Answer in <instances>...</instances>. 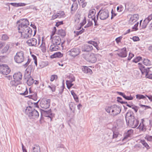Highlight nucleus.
Listing matches in <instances>:
<instances>
[{
  "label": "nucleus",
  "instance_id": "f257e3e1",
  "mask_svg": "<svg viewBox=\"0 0 152 152\" xmlns=\"http://www.w3.org/2000/svg\"><path fill=\"white\" fill-rule=\"evenodd\" d=\"M18 24V32L21 34V37L23 39H28L32 35V30L28 26L29 24L28 20L26 19H22L17 22Z\"/></svg>",
  "mask_w": 152,
  "mask_h": 152
},
{
  "label": "nucleus",
  "instance_id": "f03ea898",
  "mask_svg": "<svg viewBox=\"0 0 152 152\" xmlns=\"http://www.w3.org/2000/svg\"><path fill=\"white\" fill-rule=\"evenodd\" d=\"M125 119L127 124L132 128H134L138 125L139 121L134 116V113L129 110L125 115Z\"/></svg>",
  "mask_w": 152,
  "mask_h": 152
},
{
  "label": "nucleus",
  "instance_id": "7ed1b4c3",
  "mask_svg": "<svg viewBox=\"0 0 152 152\" xmlns=\"http://www.w3.org/2000/svg\"><path fill=\"white\" fill-rule=\"evenodd\" d=\"M105 110L110 115L113 117L119 114L121 111L120 107L116 104L107 106L105 107Z\"/></svg>",
  "mask_w": 152,
  "mask_h": 152
},
{
  "label": "nucleus",
  "instance_id": "20e7f679",
  "mask_svg": "<svg viewBox=\"0 0 152 152\" xmlns=\"http://www.w3.org/2000/svg\"><path fill=\"white\" fill-rule=\"evenodd\" d=\"M25 113L30 118H37L39 116V113L35 109L33 110L30 106L27 107Z\"/></svg>",
  "mask_w": 152,
  "mask_h": 152
},
{
  "label": "nucleus",
  "instance_id": "39448f33",
  "mask_svg": "<svg viewBox=\"0 0 152 152\" xmlns=\"http://www.w3.org/2000/svg\"><path fill=\"white\" fill-rule=\"evenodd\" d=\"M99 15L101 20H104L109 17V12L107 9L101 10L99 11L96 15L97 20L98 19Z\"/></svg>",
  "mask_w": 152,
  "mask_h": 152
},
{
  "label": "nucleus",
  "instance_id": "423d86ee",
  "mask_svg": "<svg viewBox=\"0 0 152 152\" xmlns=\"http://www.w3.org/2000/svg\"><path fill=\"white\" fill-rule=\"evenodd\" d=\"M139 68L140 69L142 74H145L146 76L148 78L152 79V74H148L149 69L151 68H146L144 65L140 63H138Z\"/></svg>",
  "mask_w": 152,
  "mask_h": 152
},
{
  "label": "nucleus",
  "instance_id": "0eeeda50",
  "mask_svg": "<svg viewBox=\"0 0 152 152\" xmlns=\"http://www.w3.org/2000/svg\"><path fill=\"white\" fill-rule=\"evenodd\" d=\"M24 52L22 51L18 52L14 56L15 61L18 63L23 62L24 60Z\"/></svg>",
  "mask_w": 152,
  "mask_h": 152
},
{
  "label": "nucleus",
  "instance_id": "6e6552de",
  "mask_svg": "<svg viewBox=\"0 0 152 152\" xmlns=\"http://www.w3.org/2000/svg\"><path fill=\"white\" fill-rule=\"evenodd\" d=\"M10 72V69L6 64H0V73L4 75H7Z\"/></svg>",
  "mask_w": 152,
  "mask_h": 152
},
{
  "label": "nucleus",
  "instance_id": "1a4fd4ad",
  "mask_svg": "<svg viewBox=\"0 0 152 152\" xmlns=\"http://www.w3.org/2000/svg\"><path fill=\"white\" fill-rule=\"evenodd\" d=\"M50 99H44L41 100L40 104L41 107L44 109H47L49 107L50 104Z\"/></svg>",
  "mask_w": 152,
  "mask_h": 152
},
{
  "label": "nucleus",
  "instance_id": "9d476101",
  "mask_svg": "<svg viewBox=\"0 0 152 152\" xmlns=\"http://www.w3.org/2000/svg\"><path fill=\"white\" fill-rule=\"evenodd\" d=\"M85 59L91 63H94L96 61V58L93 53L86 55L85 56Z\"/></svg>",
  "mask_w": 152,
  "mask_h": 152
},
{
  "label": "nucleus",
  "instance_id": "9b49d317",
  "mask_svg": "<svg viewBox=\"0 0 152 152\" xmlns=\"http://www.w3.org/2000/svg\"><path fill=\"white\" fill-rule=\"evenodd\" d=\"M51 39L52 43L56 45H59L61 42V39L58 36H54Z\"/></svg>",
  "mask_w": 152,
  "mask_h": 152
},
{
  "label": "nucleus",
  "instance_id": "f8f14e48",
  "mask_svg": "<svg viewBox=\"0 0 152 152\" xmlns=\"http://www.w3.org/2000/svg\"><path fill=\"white\" fill-rule=\"evenodd\" d=\"M69 55L73 57H75L77 56L80 52V50L78 48H73L69 51Z\"/></svg>",
  "mask_w": 152,
  "mask_h": 152
},
{
  "label": "nucleus",
  "instance_id": "ddd939ff",
  "mask_svg": "<svg viewBox=\"0 0 152 152\" xmlns=\"http://www.w3.org/2000/svg\"><path fill=\"white\" fill-rule=\"evenodd\" d=\"M127 52L126 51V48L124 47L122 49H121L120 53H117V55L119 56L122 58H124L127 56Z\"/></svg>",
  "mask_w": 152,
  "mask_h": 152
},
{
  "label": "nucleus",
  "instance_id": "4468645a",
  "mask_svg": "<svg viewBox=\"0 0 152 152\" xmlns=\"http://www.w3.org/2000/svg\"><path fill=\"white\" fill-rule=\"evenodd\" d=\"M26 43L30 46H37V40L34 38L28 40L27 41Z\"/></svg>",
  "mask_w": 152,
  "mask_h": 152
},
{
  "label": "nucleus",
  "instance_id": "2eb2a0df",
  "mask_svg": "<svg viewBox=\"0 0 152 152\" xmlns=\"http://www.w3.org/2000/svg\"><path fill=\"white\" fill-rule=\"evenodd\" d=\"M13 78L14 80L20 83V81L22 78V74L20 72L16 73L13 75Z\"/></svg>",
  "mask_w": 152,
  "mask_h": 152
},
{
  "label": "nucleus",
  "instance_id": "dca6fc26",
  "mask_svg": "<svg viewBox=\"0 0 152 152\" xmlns=\"http://www.w3.org/2000/svg\"><path fill=\"white\" fill-rule=\"evenodd\" d=\"M93 49V47L92 45H85L82 47V50L83 51L89 52Z\"/></svg>",
  "mask_w": 152,
  "mask_h": 152
},
{
  "label": "nucleus",
  "instance_id": "f3484780",
  "mask_svg": "<svg viewBox=\"0 0 152 152\" xmlns=\"http://www.w3.org/2000/svg\"><path fill=\"white\" fill-rule=\"evenodd\" d=\"M43 113L45 117L50 118L51 119V118L53 115L51 113V109H50L48 111L43 110Z\"/></svg>",
  "mask_w": 152,
  "mask_h": 152
},
{
  "label": "nucleus",
  "instance_id": "a211bd4d",
  "mask_svg": "<svg viewBox=\"0 0 152 152\" xmlns=\"http://www.w3.org/2000/svg\"><path fill=\"white\" fill-rule=\"evenodd\" d=\"M133 132V130L132 129L128 130L125 134L124 138L122 139V141H124L125 140H126L128 138L131 137V135Z\"/></svg>",
  "mask_w": 152,
  "mask_h": 152
},
{
  "label": "nucleus",
  "instance_id": "6ab92c4d",
  "mask_svg": "<svg viewBox=\"0 0 152 152\" xmlns=\"http://www.w3.org/2000/svg\"><path fill=\"white\" fill-rule=\"evenodd\" d=\"M82 69L83 71L85 73L91 75L93 73L92 70L86 66H83Z\"/></svg>",
  "mask_w": 152,
  "mask_h": 152
},
{
  "label": "nucleus",
  "instance_id": "aec40b11",
  "mask_svg": "<svg viewBox=\"0 0 152 152\" xmlns=\"http://www.w3.org/2000/svg\"><path fill=\"white\" fill-rule=\"evenodd\" d=\"M62 54L59 52H56L53 55H51L50 56L51 58H53L56 57L61 58L63 56Z\"/></svg>",
  "mask_w": 152,
  "mask_h": 152
},
{
  "label": "nucleus",
  "instance_id": "412c9836",
  "mask_svg": "<svg viewBox=\"0 0 152 152\" xmlns=\"http://www.w3.org/2000/svg\"><path fill=\"white\" fill-rule=\"evenodd\" d=\"M78 8V4L77 2L74 3L72 5L71 12L72 13L74 12Z\"/></svg>",
  "mask_w": 152,
  "mask_h": 152
},
{
  "label": "nucleus",
  "instance_id": "4be33fe9",
  "mask_svg": "<svg viewBox=\"0 0 152 152\" xmlns=\"http://www.w3.org/2000/svg\"><path fill=\"white\" fill-rule=\"evenodd\" d=\"M59 48V47L58 45L52 44L50 45V51L51 52L56 51L58 50Z\"/></svg>",
  "mask_w": 152,
  "mask_h": 152
},
{
  "label": "nucleus",
  "instance_id": "5701e85b",
  "mask_svg": "<svg viewBox=\"0 0 152 152\" xmlns=\"http://www.w3.org/2000/svg\"><path fill=\"white\" fill-rule=\"evenodd\" d=\"M58 34L61 36L62 37H64L66 35V33L64 30L62 29H59L58 32Z\"/></svg>",
  "mask_w": 152,
  "mask_h": 152
},
{
  "label": "nucleus",
  "instance_id": "b1692460",
  "mask_svg": "<svg viewBox=\"0 0 152 152\" xmlns=\"http://www.w3.org/2000/svg\"><path fill=\"white\" fill-rule=\"evenodd\" d=\"M26 81L27 84L28 86L31 85L34 82V80L33 78L31 77L30 78H28L25 80Z\"/></svg>",
  "mask_w": 152,
  "mask_h": 152
},
{
  "label": "nucleus",
  "instance_id": "393cba45",
  "mask_svg": "<svg viewBox=\"0 0 152 152\" xmlns=\"http://www.w3.org/2000/svg\"><path fill=\"white\" fill-rule=\"evenodd\" d=\"M10 47V46L9 44L6 45L4 48L1 50V53L3 54L6 53L8 51Z\"/></svg>",
  "mask_w": 152,
  "mask_h": 152
},
{
  "label": "nucleus",
  "instance_id": "a878e982",
  "mask_svg": "<svg viewBox=\"0 0 152 152\" xmlns=\"http://www.w3.org/2000/svg\"><path fill=\"white\" fill-rule=\"evenodd\" d=\"M33 152H40V148L39 145H34L32 149Z\"/></svg>",
  "mask_w": 152,
  "mask_h": 152
},
{
  "label": "nucleus",
  "instance_id": "bb28decb",
  "mask_svg": "<svg viewBox=\"0 0 152 152\" xmlns=\"http://www.w3.org/2000/svg\"><path fill=\"white\" fill-rule=\"evenodd\" d=\"M69 107L73 113L75 112V105L73 102H71L69 104Z\"/></svg>",
  "mask_w": 152,
  "mask_h": 152
},
{
  "label": "nucleus",
  "instance_id": "cd10ccee",
  "mask_svg": "<svg viewBox=\"0 0 152 152\" xmlns=\"http://www.w3.org/2000/svg\"><path fill=\"white\" fill-rule=\"evenodd\" d=\"M128 16H131L130 17L134 19L136 22L138 20L139 18V15L137 14H134L133 15L130 14Z\"/></svg>",
  "mask_w": 152,
  "mask_h": 152
},
{
  "label": "nucleus",
  "instance_id": "c85d7f7f",
  "mask_svg": "<svg viewBox=\"0 0 152 152\" xmlns=\"http://www.w3.org/2000/svg\"><path fill=\"white\" fill-rule=\"evenodd\" d=\"M20 82H18L15 80H12L10 82V85L12 86L16 87L18 84H20Z\"/></svg>",
  "mask_w": 152,
  "mask_h": 152
},
{
  "label": "nucleus",
  "instance_id": "c756f323",
  "mask_svg": "<svg viewBox=\"0 0 152 152\" xmlns=\"http://www.w3.org/2000/svg\"><path fill=\"white\" fill-rule=\"evenodd\" d=\"M26 97H28L30 98L33 99L34 100L36 101L37 100V93H35L33 95H30Z\"/></svg>",
  "mask_w": 152,
  "mask_h": 152
},
{
  "label": "nucleus",
  "instance_id": "7c9ffc66",
  "mask_svg": "<svg viewBox=\"0 0 152 152\" xmlns=\"http://www.w3.org/2000/svg\"><path fill=\"white\" fill-rule=\"evenodd\" d=\"M71 93L72 95L73 96L75 101L77 102H78L79 100H78V97L77 96V95L73 91H71Z\"/></svg>",
  "mask_w": 152,
  "mask_h": 152
},
{
  "label": "nucleus",
  "instance_id": "2f4dec72",
  "mask_svg": "<svg viewBox=\"0 0 152 152\" xmlns=\"http://www.w3.org/2000/svg\"><path fill=\"white\" fill-rule=\"evenodd\" d=\"M152 19V14L149 15L147 18H145L144 20V22L145 24L146 25Z\"/></svg>",
  "mask_w": 152,
  "mask_h": 152
},
{
  "label": "nucleus",
  "instance_id": "473e14b6",
  "mask_svg": "<svg viewBox=\"0 0 152 152\" xmlns=\"http://www.w3.org/2000/svg\"><path fill=\"white\" fill-rule=\"evenodd\" d=\"M143 64L146 66H149L151 65V61L148 59H145L143 61Z\"/></svg>",
  "mask_w": 152,
  "mask_h": 152
},
{
  "label": "nucleus",
  "instance_id": "72a5a7b5",
  "mask_svg": "<svg viewBox=\"0 0 152 152\" xmlns=\"http://www.w3.org/2000/svg\"><path fill=\"white\" fill-rule=\"evenodd\" d=\"M58 18H60L64 17L65 13L64 11H59L57 13Z\"/></svg>",
  "mask_w": 152,
  "mask_h": 152
},
{
  "label": "nucleus",
  "instance_id": "f704fd0d",
  "mask_svg": "<svg viewBox=\"0 0 152 152\" xmlns=\"http://www.w3.org/2000/svg\"><path fill=\"white\" fill-rule=\"evenodd\" d=\"M88 43L94 46L97 49V48H98V45L97 43L95 41H89L88 42Z\"/></svg>",
  "mask_w": 152,
  "mask_h": 152
},
{
  "label": "nucleus",
  "instance_id": "c9c22d12",
  "mask_svg": "<svg viewBox=\"0 0 152 152\" xmlns=\"http://www.w3.org/2000/svg\"><path fill=\"white\" fill-rule=\"evenodd\" d=\"M136 98L138 99H143L144 100H146L147 98L146 97L142 95L141 94H137L136 95Z\"/></svg>",
  "mask_w": 152,
  "mask_h": 152
},
{
  "label": "nucleus",
  "instance_id": "e433bc0d",
  "mask_svg": "<svg viewBox=\"0 0 152 152\" xmlns=\"http://www.w3.org/2000/svg\"><path fill=\"white\" fill-rule=\"evenodd\" d=\"M141 142L143 145L147 149H149L150 148L148 144L144 140H141Z\"/></svg>",
  "mask_w": 152,
  "mask_h": 152
},
{
  "label": "nucleus",
  "instance_id": "4c0bfd02",
  "mask_svg": "<svg viewBox=\"0 0 152 152\" xmlns=\"http://www.w3.org/2000/svg\"><path fill=\"white\" fill-rule=\"evenodd\" d=\"M137 128L143 131H145L146 130L145 126L142 123H140L139 126L137 127Z\"/></svg>",
  "mask_w": 152,
  "mask_h": 152
},
{
  "label": "nucleus",
  "instance_id": "58836bf2",
  "mask_svg": "<svg viewBox=\"0 0 152 152\" xmlns=\"http://www.w3.org/2000/svg\"><path fill=\"white\" fill-rule=\"evenodd\" d=\"M85 31V29L82 28V29L79 31H74V33L75 34V36H78L79 35L82 34L83 32Z\"/></svg>",
  "mask_w": 152,
  "mask_h": 152
},
{
  "label": "nucleus",
  "instance_id": "ea45409f",
  "mask_svg": "<svg viewBox=\"0 0 152 152\" xmlns=\"http://www.w3.org/2000/svg\"><path fill=\"white\" fill-rule=\"evenodd\" d=\"M66 84L68 89H69L73 85V84L72 83V82H70L67 80L66 81Z\"/></svg>",
  "mask_w": 152,
  "mask_h": 152
},
{
  "label": "nucleus",
  "instance_id": "a19ab883",
  "mask_svg": "<svg viewBox=\"0 0 152 152\" xmlns=\"http://www.w3.org/2000/svg\"><path fill=\"white\" fill-rule=\"evenodd\" d=\"M142 58L141 57L137 56L133 60V62L137 63L140 61L142 59Z\"/></svg>",
  "mask_w": 152,
  "mask_h": 152
},
{
  "label": "nucleus",
  "instance_id": "79ce46f5",
  "mask_svg": "<svg viewBox=\"0 0 152 152\" xmlns=\"http://www.w3.org/2000/svg\"><path fill=\"white\" fill-rule=\"evenodd\" d=\"M23 89L25 91L24 92L20 93V94L23 96H25L28 93V91L27 88L26 87H25L23 88Z\"/></svg>",
  "mask_w": 152,
  "mask_h": 152
},
{
  "label": "nucleus",
  "instance_id": "37998d69",
  "mask_svg": "<svg viewBox=\"0 0 152 152\" xmlns=\"http://www.w3.org/2000/svg\"><path fill=\"white\" fill-rule=\"evenodd\" d=\"M69 80L67 81L70 82L72 83L73 82L75 81V77L73 75H70L69 77Z\"/></svg>",
  "mask_w": 152,
  "mask_h": 152
},
{
  "label": "nucleus",
  "instance_id": "c03bdc74",
  "mask_svg": "<svg viewBox=\"0 0 152 152\" xmlns=\"http://www.w3.org/2000/svg\"><path fill=\"white\" fill-rule=\"evenodd\" d=\"M124 98L126 100H132L133 98L130 95L129 96H126L125 94L124 97Z\"/></svg>",
  "mask_w": 152,
  "mask_h": 152
},
{
  "label": "nucleus",
  "instance_id": "a18cd8bd",
  "mask_svg": "<svg viewBox=\"0 0 152 152\" xmlns=\"http://www.w3.org/2000/svg\"><path fill=\"white\" fill-rule=\"evenodd\" d=\"M48 87L50 88L52 92H54L56 90V86L55 85H51V86L49 85Z\"/></svg>",
  "mask_w": 152,
  "mask_h": 152
},
{
  "label": "nucleus",
  "instance_id": "49530a36",
  "mask_svg": "<svg viewBox=\"0 0 152 152\" xmlns=\"http://www.w3.org/2000/svg\"><path fill=\"white\" fill-rule=\"evenodd\" d=\"M58 78L57 76L56 75H52L51 76L50 80L53 81L54 80Z\"/></svg>",
  "mask_w": 152,
  "mask_h": 152
},
{
  "label": "nucleus",
  "instance_id": "de8ad7c7",
  "mask_svg": "<svg viewBox=\"0 0 152 152\" xmlns=\"http://www.w3.org/2000/svg\"><path fill=\"white\" fill-rule=\"evenodd\" d=\"M31 77V74H24L23 78L25 80H26Z\"/></svg>",
  "mask_w": 152,
  "mask_h": 152
},
{
  "label": "nucleus",
  "instance_id": "09e8293b",
  "mask_svg": "<svg viewBox=\"0 0 152 152\" xmlns=\"http://www.w3.org/2000/svg\"><path fill=\"white\" fill-rule=\"evenodd\" d=\"M124 9V7L121 5H120L117 7V10L118 12H122Z\"/></svg>",
  "mask_w": 152,
  "mask_h": 152
},
{
  "label": "nucleus",
  "instance_id": "8fccbe9b",
  "mask_svg": "<svg viewBox=\"0 0 152 152\" xmlns=\"http://www.w3.org/2000/svg\"><path fill=\"white\" fill-rule=\"evenodd\" d=\"M139 24V22H137V23L135 24L133 27L132 28V29L134 31H136L138 30V29L137 26Z\"/></svg>",
  "mask_w": 152,
  "mask_h": 152
},
{
  "label": "nucleus",
  "instance_id": "3c124183",
  "mask_svg": "<svg viewBox=\"0 0 152 152\" xmlns=\"http://www.w3.org/2000/svg\"><path fill=\"white\" fill-rule=\"evenodd\" d=\"M92 24L93 23L90 20H88V23H87V24L85 26L84 28H86L87 27H88L91 26V25H92Z\"/></svg>",
  "mask_w": 152,
  "mask_h": 152
},
{
  "label": "nucleus",
  "instance_id": "603ef678",
  "mask_svg": "<svg viewBox=\"0 0 152 152\" xmlns=\"http://www.w3.org/2000/svg\"><path fill=\"white\" fill-rule=\"evenodd\" d=\"M135 22H136V21H135L134 19H132L131 17L130 18L129 21V24L132 25Z\"/></svg>",
  "mask_w": 152,
  "mask_h": 152
},
{
  "label": "nucleus",
  "instance_id": "864d4df0",
  "mask_svg": "<svg viewBox=\"0 0 152 152\" xmlns=\"http://www.w3.org/2000/svg\"><path fill=\"white\" fill-rule=\"evenodd\" d=\"M2 39L3 40H6L8 39L9 37L6 34H3L2 36Z\"/></svg>",
  "mask_w": 152,
  "mask_h": 152
},
{
  "label": "nucleus",
  "instance_id": "5fc2aeb1",
  "mask_svg": "<svg viewBox=\"0 0 152 152\" xmlns=\"http://www.w3.org/2000/svg\"><path fill=\"white\" fill-rule=\"evenodd\" d=\"M132 108L135 111V113H137L139 107L136 106L132 105Z\"/></svg>",
  "mask_w": 152,
  "mask_h": 152
},
{
  "label": "nucleus",
  "instance_id": "6e6d98bb",
  "mask_svg": "<svg viewBox=\"0 0 152 152\" xmlns=\"http://www.w3.org/2000/svg\"><path fill=\"white\" fill-rule=\"evenodd\" d=\"M145 139L148 141L152 142V136H148L145 137Z\"/></svg>",
  "mask_w": 152,
  "mask_h": 152
},
{
  "label": "nucleus",
  "instance_id": "4d7b16f0",
  "mask_svg": "<svg viewBox=\"0 0 152 152\" xmlns=\"http://www.w3.org/2000/svg\"><path fill=\"white\" fill-rule=\"evenodd\" d=\"M122 38V37L120 36L115 39V41L118 44L120 42Z\"/></svg>",
  "mask_w": 152,
  "mask_h": 152
},
{
  "label": "nucleus",
  "instance_id": "13d9d810",
  "mask_svg": "<svg viewBox=\"0 0 152 152\" xmlns=\"http://www.w3.org/2000/svg\"><path fill=\"white\" fill-rule=\"evenodd\" d=\"M86 23V19L85 18H84V19L83 20V22L81 23H80V25H81V26L79 28V29H80L81 28V27L82 26H83Z\"/></svg>",
  "mask_w": 152,
  "mask_h": 152
},
{
  "label": "nucleus",
  "instance_id": "bf43d9fd",
  "mask_svg": "<svg viewBox=\"0 0 152 152\" xmlns=\"http://www.w3.org/2000/svg\"><path fill=\"white\" fill-rule=\"evenodd\" d=\"M134 56V55L132 53H129V56L128 57V60L129 61L130 60L131 58L133 57Z\"/></svg>",
  "mask_w": 152,
  "mask_h": 152
},
{
  "label": "nucleus",
  "instance_id": "052dcab7",
  "mask_svg": "<svg viewBox=\"0 0 152 152\" xmlns=\"http://www.w3.org/2000/svg\"><path fill=\"white\" fill-rule=\"evenodd\" d=\"M57 18H58V17L57 13L54 14L52 16L51 20H54Z\"/></svg>",
  "mask_w": 152,
  "mask_h": 152
},
{
  "label": "nucleus",
  "instance_id": "680f3d73",
  "mask_svg": "<svg viewBox=\"0 0 152 152\" xmlns=\"http://www.w3.org/2000/svg\"><path fill=\"white\" fill-rule=\"evenodd\" d=\"M117 100L118 102L121 103L122 104H123L124 102L122 101V99L121 98L119 97H117Z\"/></svg>",
  "mask_w": 152,
  "mask_h": 152
},
{
  "label": "nucleus",
  "instance_id": "e2e57ef3",
  "mask_svg": "<svg viewBox=\"0 0 152 152\" xmlns=\"http://www.w3.org/2000/svg\"><path fill=\"white\" fill-rule=\"evenodd\" d=\"M64 88V84H63L62 86H61V90H60L59 91V94H62V93L63 92Z\"/></svg>",
  "mask_w": 152,
  "mask_h": 152
},
{
  "label": "nucleus",
  "instance_id": "0e129e2a",
  "mask_svg": "<svg viewBox=\"0 0 152 152\" xmlns=\"http://www.w3.org/2000/svg\"><path fill=\"white\" fill-rule=\"evenodd\" d=\"M96 13V10L94 9L90 10L89 13L94 16L95 13Z\"/></svg>",
  "mask_w": 152,
  "mask_h": 152
},
{
  "label": "nucleus",
  "instance_id": "69168bd1",
  "mask_svg": "<svg viewBox=\"0 0 152 152\" xmlns=\"http://www.w3.org/2000/svg\"><path fill=\"white\" fill-rule=\"evenodd\" d=\"M132 39L134 41H138L140 40L139 37H133L132 38Z\"/></svg>",
  "mask_w": 152,
  "mask_h": 152
},
{
  "label": "nucleus",
  "instance_id": "338daca9",
  "mask_svg": "<svg viewBox=\"0 0 152 152\" xmlns=\"http://www.w3.org/2000/svg\"><path fill=\"white\" fill-rule=\"evenodd\" d=\"M118 136V133L117 132H113V138H116Z\"/></svg>",
  "mask_w": 152,
  "mask_h": 152
},
{
  "label": "nucleus",
  "instance_id": "774afa93",
  "mask_svg": "<svg viewBox=\"0 0 152 152\" xmlns=\"http://www.w3.org/2000/svg\"><path fill=\"white\" fill-rule=\"evenodd\" d=\"M6 57L5 56H0V62H3Z\"/></svg>",
  "mask_w": 152,
  "mask_h": 152
}]
</instances>
